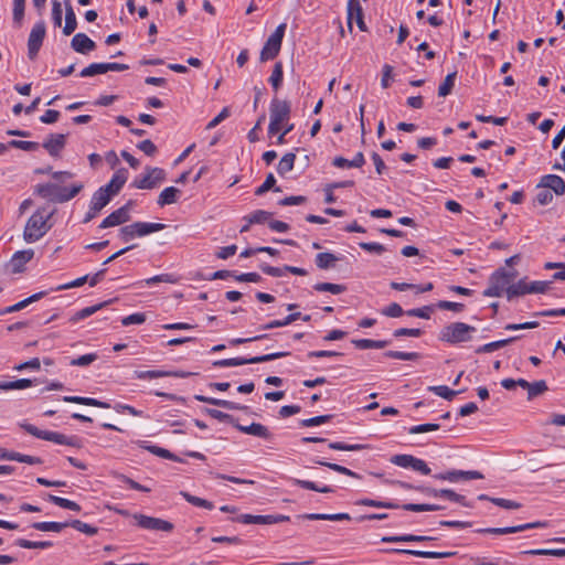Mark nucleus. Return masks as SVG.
I'll use <instances>...</instances> for the list:
<instances>
[{"mask_svg": "<svg viewBox=\"0 0 565 565\" xmlns=\"http://www.w3.org/2000/svg\"><path fill=\"white\" fill-rule=\"evenodd\" d=\"M47 499L50 502L54 503L55 505H57L60 508L75 511V512L81 511V505L78 503H76L75 501H72V500H68L65 498H61V497H57L54 494H49Z\"/></svg>", "mask_w": 565, "mask_h": 565, "instance_id": "obj_41", "label": "nucleus"}, {"mask_svg": "<svg viewBox=\"0 0 565 565\" xmlns=\"http://www.w3.org/2000/svg\"><path fill=\"white\" fill-rule=\"evenodd\" d=\"M439 498H446L452 502L459 503L463 507L470 508L471 504L466 500L465 495H461L459 493H456L451 489H440L439 490Z\"/></svg>", "mask_w": 565, "mask_h": 565, "instance_id": "obj_48", "label": "nucleus"}, {"mask_svg": "<svg viewBox=\"0 0 565 565\" xmlns=\"http://www.w3.org/2000/svg\"><path fill=\"white\" fill-rule=\"evenodd\" d=\"M46 295L45 291H40V292H36L12 306H9V307H6L3 308L2 310H0V316H4L7 313H12V312H17V311H20L22 309H24L25 307H28L29 305L40 300L41 298H43L44 296Z\"/></svg>", "mask_w": 565, "mask_h": 565, "instance_id": "obj_26", "label": "nucleus"}, {"mask_svg": "<svg viewBox=\"0 0 565 565\" xmlns=\"http://www.w3.org/2000/svg\"><path fill=\"white\" fill-rule=\"evenodd\" d=\"M77 28V20L74 9L68 0H65V25L63 28L64 35H71Z\"/></svg>", "mask_w": 565, "mask_h": 565, "instance_id": "obj_30", "label": "nucleus"}, {"mask_svg": "<svg viewBox=\"0 0 565 565\" xmlns=\"http://www.w3.org/2000/svg\"><path fill=\"white\" fill-rule=\"evenodd\" d=\"M290 518L284 514L253 515L241 514L236 521L243 524H276L289 521Z\"/></svg>", "mask_w": 565, "mask_h": 565, "instance_id": "obj_12", "label": "nucleus"}, {"mask_svg": "<svg viewBox=\"0 0 565 565\" xmlns=\"http://www.w3.org/2000/svg\"><path fill=\"white\" fill-rule=\"evenodd\" d=\"M473 565H512L508 559L501 557L488 558L481 556H471Z\"/></svg>", "mask_w": 565, "mask_h": 565, "instance_id": "obj_51", "label": "nucleus"}, {"mask_svg": "<svg viewBox=\"0 0 565 565\" xmlns=\"http://www.w3.org/2000/svg\"><path fill=\"white\" fill-rule=\"evenodd\" d=\"M107 73V63H93L83 68L79 73L82 77H90L98 74Z\"/></svg>", "mask_w": 565, "mask_h": 565, "instance_id": "obj_47", "label": "nucleus"}, {"mask_svg": "<svg viewBox=\"0 0 565 565\" xmlns=\"http://www.w3.org/2000/svg\"><path fill=\"white\" fill-rule=\"evenodd\" d=\"M537 188H546L559 196L565 193V181L557 174H546L541 178Z\"/></svg>", "mask_w": 565, "mask_h": 565, "instance_id": "obj_19", "label": "nucleus"}, {"mask_svg": "<svg viewBox=\"0 0 565 565\" xmlns=\"http://www.w3.org/2000/svg\"><path fill=\"white\" fill-rule=\"evenodd\" d=\"M134 519L139 527L146 530L171 532L174 529V525L169 521L141 513L134 514Z\"/></svg>", "mask_w": 565, "mask_h": 565, "instance_id": "obj_11", "label": "nucleus"}, {"mask_svg": "<svg viewBox=\"0 0 565 565\" xmlns=\"http://www.w3.org/2000/svg\"><path fill=\"white\" fill-rule=\"evenodd\" d=\"M290 353L287 351H281V352H275V353L264 354V355H259V356H254V358H249V359H246V358L223 359V360H217V361L213 362V365L217 366V367H230V366H239V365H245V364H257V363H264V362H269V361H273L276 359H280V358L287 356Z\"/></svg>", "mask_w": 565, "mask_h": 565, "instance_id": "obj_6", "label": "nucleus"}, {"mask_svg": "<svg viewBox=\"0 0 565 565\" xmlns=\"http://www.w3.org/2000/svg\"><path fill=\"white\" fill-rule=\"evenodd\" d=\"M428 391L435 393L437 396H440L447 401H451L457 394H459L461 392V391L450 390L446 385L429 386Z\"/></svg>", "mask_w": 565, "mask_h": 565, "instance_id": "obj_54", "label": "nucleus"}, {"mask_svg": "<svg viewBox=\"0 0 565 565\" xmlns=\"http://www.w3.org/2000/svg\"><path fill=\"white\" fill-rule=\"evenodd\" d=\"M523 554L527 555H550L563 557L565 556V548H537V550H529L523 552Z\"/></svg>", "mask_w": 565, "mask_h": 565, "instance_id": "obj_61", "label": "nucleus"}, {"mask_svg": "<svg viewBox=\"0 0 565 565\" xmlns=\"http://www.w3.org/2000/svg\"><path fill=\"white\" fill-rule=\"evenodd\" d=\"M286 26V23L279 24L273 32V34L267 39L265 45L260 51V62L274 60L279 54Z\"/></svg>", "mask_w": 565, "mask_h": 565, "instance_id": "obj_7", "label": "nucleus"}, {"mask_svg": "<svg viewBox=\"0 0 565 565\" xmlns=\"http://www.w3.org/2000/svg\"><path fill=\"white\" fill-rule=\"evenodd\" d=\"M25 0H13V23L20 28L24 18Z\"/></svg>", "mask_w": 565, "mask_h": 565, "instance_id": "obj_50", "label": "nucleus"}, {"mask_svg": "<svg viewBox=\"0 0 565 565\" xmlns=\"http://www.w3.org/2000/svg\"><path fill=\"white\" fill-rule=\"evenodd\" d=\"M456 76L457 72H452L445 77L444 82L438 87V95L440 97H446L451 93L455 86Z\"/></svg>", "mask_w": 565, "mask_h": 565, "instance_id": "obj_49", "label": "nucleus"}, {"mask_svg": "<svg viewBox=\"0 0 565 565\" xmlns=\"http://www.w3.org/2000/svg\"><path fill=\"white\" fill-rule=\"evenodd\" d=\"M544 268L550 269H558L556 273L552 275V282L554 280H565V263H553L547 262L544 264Z\"/></svg>", "mask_w": 565, "mask_h": 565, "instance_id": "obj_58", "label": "nucleus"}, {"mask_svg": "<svg viewBox=\"0 0 565 565\" xmlns=\"http://www.w3.org/2000/svg\"><path fill=\"white\" fill-rule=\"evenodd\" d=\"M20 426L28 434L43 440L52 441L58 445H66L74 448H82L83 446L82 439L77 436H66L57 431L42 430L39 429L36 426L28 423H22L20 424Z\"/></svg>", "mask_w": 565, "mask_h": 565, "instance_id": "obj_4", "label": "nucleus"}, {"mask_svg": "<svg viewBox=\"0 0 565 565\" xmlns=\"http://www.w3.org/2000/svg\"><path fill=\"white\" fill-rule=\"evenodd\" d=\"M132 224L138 237L162 231L166 227V224L162 223L135 222Z\"/></svg>", "mask_w": 565, "mask_h": 565, "instance_id": "obj_32", "label": "nucleus"}, {"mask_svg": "<svg viewBox=\"0 0 565 565\" xmlns=\"http://www.w3.org/2000/svg\"><path fill=\"white\" fill-rule=\"evenodd\" d=\"M359 505L373 507V508H385V509H396L398 505L394 502L386 501H377L373 499H361L356 502Z\"/></svg>", "mask_w": 565, "mask_h": 565, "instance_id": "obj_60", "label": "nucleus"}, {"mask_svg": "<svg viewBox=\"0 0 565 565\" xmlns=\"http://www.w3.org/2000/svg\"><path fill=\"white\" fill-rule=\"evenodd\" d=\"M313 289L321 292H331L333 295H339L345 291L347 287L344 285L332 282H317L313 286Z\"/></svg>", "mask_w": 565, "mask_h": 565, "instance_id": "obj_45", "label": "nucleus"}, {"mask_svg": "<svg viewBox=\"0 0 565 565\" xmlns=\"http://www.w3.org/2000/svg\"><path fill=\"white\" fill-rule=\"evenodd\" d=\"M132 205V201H128L125 205L111 212L103 222L99 224V228H108L124 224L129 221V211Z\"/></svg>", "mask_w": 565, "mask_h": 565, "instance_id": "obj_14", "label": "nucleus"}, {"mask_svg": "<svg viewBox=\"0 0 565 565\" xmlns=\"http://www.w3.org/2000/svg\"><path fill=\"white\" fill-rule=\"evenodd\" d=\"M316 265L320 269H328L331 267H334L335 263L338 262V257L329 252L319 253L316 256Z\"/></svg>", "mask_w": 565, "mask_h": 565, "instance_id": "obj_39", "label": "nucleus"}, {"mask_svg": "<svg viewBox=\"0 0 565 565\" xmlns=\"http://www.w3.org/2000/svg\"><path fill=\"white\" fill-rule=\"evenodd\" d=\"M181 495L191 504L195 505V507H199V508H204V509H207V510H212L214 508V504L211 502V501H207L205 499H202V498H199V497H195V495H192L190 494L189 492H185V491H182L181 492Z\"/></svg>", "mask_w": 565, "mask_h": 565, "instance_id": "obj_55", "label": "nucleus"}, {"mask_svg": "<svg viewBox=\"0 0 565 565\" xmlns=\"http://www.w3.org/2000/svg\"><path fill=\"white\" fill-rule=\"evenodd\" d=\"M31 526L43 532H61L63 529L67 527L68 524L67 522L44 521L34 522Z\"/></svg>", "mask_w": 565, "mask_h": 565, "instance_id": "obj_37", "label": "nucleus"}, {"mask_svg": "<svg viewBox=\"0 0 565 565\" xmlns=\"http://www.w3.org/2000/svg\"><path fill=\"white\" fill-rule=\"evenodd\" d=\"M63 401L66 403L81 404L86 406H94L99 408H109L110 404L106 402H102L99 399L93 397H82V396H64Z\"/></svg>", "mask_w": 565, "mask_h": 565, "instance_id": "obj_31", "label": "nucleus"}, {"mask_svg": "<svg viewBox=\"0 0 565 565\" xmlns=\"http://www.w3.org/2000/svg\"><path fill=\"white\" fill-rule=\"evenodd\" d=\"M402 508L406 511L412 512H428V511H439L444 509V507L438 504H429V503H406L403 504Z\"/></svg>", "mask_w": 565, "mask_h": 565, "instance_id": "obj_44", "label": "nucleus"}, {"mask_svg": "<svg viewBox=\"0 0 565 565\" xmlns=\"http://www.w3.org/2000/svg\"><path fill=\"white\" fill-rule=\"evenodd\" d=\"M135 377L139 380H152V379H160V377H167L168 373L167 371L161 370H151V371H135Z\"/></svg>", "mask_w": 565, "mask_h": 565, "instance_id": "obj_62", "label": "nucleus"}, {"mask_svg": "<svg viewBox=\"0 0 565 565\" xmlns=\"http://www.w3.org/2000/svg\"><path fill=\"white\" fill-rule=\"evenodd\" d=\"M82 189V183H75L67 188L57 183L47 182L35 185L34 194L53 203H64L75 198Z\"/></svg>", "mask_w": 565, "mask_h": 565, "instance_id": "obj_2", "label": "nucleus"}, {"mask_svg": "<svg viewBox=\"0 0 565 565\" xmlns=\"http://www.w3.org/2000/svg\"><path fill=\"white\" fill-rule=\"evenodd\" d=\"M275 184H276V179H275L273 173H269L266 177V179L263 182V184L255 190V194L260 196V195L265 194L267 191H269L271 189L275 192H280L281 191L280 188L275 186Z\"/></svg>", "mask_w": 565, "mask_h": 565, "instance_id": "obj_53", "label": "nucleus"}, {"mask_svg": "<svg viewBox=\"0 0 565 565\" xmlns=\"http://www.w3.org/2000/svg\"><path fill=\"white\" fill-rule=\"evenodd\" d=\"M545 526H546V522L536 521V522L524 523V524L514 525V526L479 529V530H477V532L503 535V534H513V533H519V532L530 530V529H537V527H545Z\"/></svg>", "mask_w": 565, "mask_h": 565, "instance_id": "obj_13", "label": "nucleus"}, {"mask_svg": "<svg viewBox=\"0 0 565 565\" xmlns=\"http://www.w3.org/2000/svg\"><path fill=\"white\" fill-rule=\"evenodd\" d=\"M521 339V335H514V337H511V338H508V339H503V340H498V341H493V342H490V343H487V344H483L479 348L476 349V353L477 354H481V353H491L495 350H499L501 348H504L507 345H509L510 343L516 341Z\"/></svg>", "mask_w": 565, "mask_h": 565, "instance_id": "obj_28", "label": "nucleus"}, {"mask_svg": "<svg viewBox=\"0 0 565 565\" xmlns=\"http://www.w3.org/2000/svg\"><path fill=\"white\" fill-rule=\"evenodd\" d=\"M127 178H128L127 170L124 168L119 169L114 173L110 181L103 188L107 189V191H109L111 194L116 195L121 190L124 184L126 183Z\"/></svg>", "mask_w": 565, "mask_h": 565, "instance_id": "obj_24", "label": "nucleus"}, {"mask_svg": "<svg viewBox=\"0 0 565 565\" xmlns=\"http://www.w3.org/2000/svg\"><path fill=\"white\" fill-rule=\"evenodd\" d=\"M386 358L390 359H397V360H404V361H415L419 359V353L417 352H402V351H386L384 353Z\"/></svg>", "mask_w": 565, "mask_h": 565, "instance_id": "obj_59", "label": "nucleus"}, {"mask_svg": "<svg viewBox=\"0 0 565 565\" xmlns=\"http://www.w3.org/2000/svg\"><path fill=\"white\" fill-rule=\"evenodd\" d=\"M111 194L107 189L100 186L92 196L90 204L94 205V210H103L111 200Z\"/></svg>", "mask_w": 565, "mask_h": 565, "instance_id": "obj_29", "label": "nucleus"}, {"mask_svg": "<svg viewBox=\"0 0 565 565\" xmlns=\"http://www.w3.org/2000/svg\"><path fill=\"white\" fill-rule=\"evenodd\" d=\"M14 544L22 548H49L52 546V543L49 541L35 542V541H29L25 539L15 540Z\"/></svg>", "mask_w": 565, "mask_h": 565, "instance_id": "obj_57", "label": "nucleus"}, {"mask_svg": "<svg viewBox=\"0 0 565 565\" xmlns=\"http://www.w3.org/2000/svg\"><path fill=\"white\" fill-rule=\"evenodd\" d=\"M67 524H68V526L73 527L82 533H85L86 535H89V536L96 535L98 532L97 527H95L90 524L84 523L79 520L67 521Z\"/></svg>", "mask_w": 565, "mask_h": 565, "instance_id": "obj_52", "label": "nucleus"}, {"mask_svg": "<svg viewBox=\"0 0 565 565\" xmlns=\"http://www.w3.org/2000/svg\"><path fill=\"white\" fill-rule=\"evenodd\" d=\"M477 329L465 322H452L444 327L439 333V340L450 344L468 342Z\"/></svg>", "mask_w": 565, "mask_h": 565, "instance_id": "obj_5", "label": "nucleus"}, {"mask_svg": "<svg viewBox=\"0 0 565 565\" xmlns=\"http://www.w3.org/2000/svg\"><path fill=\"white\" fill-rule=\"evenodd\" d=\"M317 465H320V466H323V467H327L338 473H341V475H344V476H348V477H352V478H356V479H360L361 476L352 470H350L349 468L344 467V466H341V465H338V463H333V462H329V461H326V460H316L315 461Z\"/></svg>", "mask_w": 565, "mask_h": 565, "instance_id": "obj_40", "label": "nucleus"}, {"mask_svg": "<svg viewBox=\"0 0 565 565\" xmlns=\"http://www.w3.org/2000/svg\"><path fill=\"white\" fill-rule=\"evenodd\" d=\"M71 47L81 54H87L95 50L96 43L85 33H77L71 41Z\"/></svg>", "mask_w": 565, "mask_h": 565, "instance_id": "obj_21", "label": "nucleus"}, {"mask_svg": "<svg viewBox=\"0 0 565 565\" xmlns=\"http://www.w3.org/2000/svg\"><path fill=\"white\" fill-rule=\"evenodd\" d=\"M234 427L238 429L241 433L253 435L256 437H260L264 439H268L271 437L270 431L268 428L259 423H252L250 425H241V424H234Z\"/></svg>", "mask_w": 565, "mask_h": 565, "instance_id": "obj_22", "label": "nucleus"}, {"mask_svg": "<svg viewBox=\"0 0 565 565\" xmlns=\"http://www.w3.org/2000/svg\"><path fill=\"white\" fill-rule=\"evenodd\" d=\"M181 191L174 186H168L161 191L158 198V205L164 206L173 204L178 201Z\"/></svg>", "mask_w": 565, "mask_h": 565, "instance_id": "obj_34", "label": "nucleus"}, {"mask_svg": "<svg viewBox=\"0 0 565 565\" xmlns=\"http://www.w3.org/2000/svg\"><path fill=\"white\" fill-rule=\"evenodd\" d=\"M166 178V172L161 168H146V173L140 175L134 180L131 186L136 189H153L157 184L163 181Z\"/></svg>", "mask_w": 565, "mask_h": 565, "instance_id": "obj_9", "label": "nucleus"}, {"mask_svg": "<svg viewBox=\"0 0 565 565\" xmlns=\"http://www.w3.org/2000/svg\"><path fill=\"white\" fill-rule=\"evenodd\" d=\"M282 79H284L282 63L276 62L274 65L271 75L268 79L275 92H277L280 88V86L282 84Z\"/></svg>", "mask_w": 565, "mask_h": 565, "instance_id": "obj_43", "label": "nucleus"}, {"mask_svg": "<svg viewBox=\"0 0 565 565\" xmlns=\"http://www.w3.org/2000/svg\"><path fill=\"white\" fill-rule=\"evenodd\" d=\"M352 343L356 349L366 350V349H383L387 347L391 342L388 340H371V339H354Z\"/></svg>", "mask_w": 565, "mask_h": 565, "instance_id": "obj_36", "label": "nucleus"}, {"mask_svg": "<svg viewBox=\"0 0 565 565\" xmlns=\"http://www.w3.org/2000/svg\"><path fill=\"white\" fill-rule=\"evenodd\" d=\"M270 120L284 125L290 118V104L287 100L273 98L269 107Z\"/></svg>", "mask_w": 565, "mask_h": 565, "instance_id": "obj_15", "label": "nucleus"}, {"mask_svg": "<svg viewBox=\"0 0 565 565\" xmlns=\"http://www.w3.org/2000/svg\"><path fill=\"white\" fill-rule=\"evenodd\" d=\"M297 519L311 520V521H344L351 520V515L349 513H306L297 515Z\"/></svg>", "mask_w": 565, "mask_h": 565, "instance_id": "obj_25", "label": "nucleus"}, {"mask_svg": "<svg viewBox=\"0 0 565 565\" xmlns=\"http://www.w3.org/2000/svg\"><path fill=\"white\" fill-rule=\"evenodd\" d=\"M33 256L34 250L31 248L15 252L9 262L11 271L14 274L22 273L24 270V265L29 263Z\"/></svg>", "mask_w": 565, "mask_h": 565, "instance_id": "obj_20", "label": "nucleus"}, {"mask_svg": "<svg viewBox=\"0 0 565 565\" xmlns=\"http://www.w3.org/2000/svg\"><path fill=\"white\" fill-rule=\"evenodd\" d=\"M391 552L409 554V555L423 557V558H445V557H452L457 554V552H430V551H416V550H405V548H393V550H391Z\"/></svg>", "mask_w": 565, "mask_h": 565, "instance_id": "obj_23", "label": "nucleus"}, {"mask_svg": "<svg viewBox=\"0 0 565 565\" xmlns=\"http://www.w3.org/2000/svg\"><path fill=\"white\" fill-rule=\"evenodd\" d=\"M355 20L361 31H366V25L363 20V9L359 0L348 1V26L352 31V21Z\"/></svg>", "mask_w": 565, "mask_h": 565, "instance_id": "obj_17", "label": "nucleus"}, {"mask_svg": "<svg viewBox=\"0 0 565 565\" xmlns=\"http://www.w3.org/2000/svg\"><path fill=\"white\" fill-rule=\"evenodd\" d=\"M431 540H434V537H431V536L414 535V534H404V535L382 537V542H385V543L426 542V541H431Z\"/></svg>", "mask_w": 565, "mask_h": 565, "instance_id": "obj_35", "label": "nucleus"}, {"mask_svg": "<svg viewBox=\"0 0 565 565\" xmlns=\"http://www.w3.org/2000/svg\"><path fill=\"white\" fill-rule=\"evenodd\" d=\"M143 448L160 458L169 459V460L177 461V462H184L183 459H181L180 457L172 454L171 451H169L166 448H161V447L154 446V445H146V446H143Z\"/></svg>", "mask_w": 565, "mask_h": 565, "instance_id": "obj_38", "label": "nucleus"}, {"mask_svg": "<svg viewBox=\"0 0 565 565\" xmlns=\"http://www.w3.org/2000/svg\"><path fill=\"white\" fill-rule=\"evenodd\" d=\"M295 160H296L295 153L288 152V153L284 154L277 166L278 174L285 175L287 172L291 171L294 169Z\"/></svg>", "mask_w": 565, "mask_h": 565, "instance_id": "obj_42", "label": "nucleus"}, {"mask_svg": "<svg viewBox=\"0 0 565 565\" xmlns=\"http://www.w3.org/2000/svg\"><path fill=\"white\" fill-rule=\"evenodd\" d=\"M55 210H49L46 206L39 207L28 220L23 238L26 243H34L42 238L52 227L49 223L50 218L54 215Z\"/></svg>", "mask_w": 565, "mask_h": 565, "instance_id": "obj_1", "label": "nucleus"}, {"mask_svg": "<svg viewBox=\"0 0 565 565\" xmlns=\"http://www.w3.org/2000/svg\"><path fill=\"white\" fill-rule=\"evenodd\" d=\"M290 482L306 490L317 491L321 493H332L334 490L329 486L320 487L318 483L309 480H302L297 478H290Z\"/></svg>", "mask_w": 565, "mask_h": 565, "instance_id": "obj_33", "label": "nucleus"}, {"mask_svg": "<svg viewBox=\"0 0 565 565\" xmlns=\"http://www.w3.org/2000/svg\"><path fill=\"white\" fill-rule=\"evenodd\" d=\"M46 28L43 20L36 22L32 28L28 39V55L30 60H34L42 46L45 38Z\"/></svg>", "mask_w": 565, "mask_h": 565, "instance_id": "obj_10", "label": "nucleus"}, {"mask_svg": "<svg viewBox=\"0 0 565 565\" xmlns=\"http://www.w3.org/2000/svg\"><path fill=\"white\" fill-rule=\"evenodd\" d=\"M273 216L271 212L264 211V210H256L253 213L248 214L244 217L249 224H263L270 220Z\"/></svg>", "mask_w": 565, "mask_h": 565, "instance_id": "obj_46", "label": "nucleus"}, {"mask_svg": "<svg viewBox=\"0 0 565 565\" xmlns=\"http://www.w3.org/2000/svg\"><path fill=\"white\" fill-rule=\"evenodd\" d=\"M8 146L24 151H35L39 149V143L34 141L11 140Z\"/></svg>", "mask_w": 565, "mask_h": 565, "instance_id": "obj_63", "label": "nucleus"}, {"mask_svg": "<svg viewBox=\"0 0 565 565\" xmlns=\"http://www.w3.org/2000/svg\"><path fill=\"white\" fill-rule=\"evenodd\" d=\"M435 479L438 480H447L450 482H457L459 480H475V479H482L483 476L481 472L471 470V471H463V470H449L443 473H437L434 476Z\"/></svg>", "mask_w": 565, "mask_h": 565, "instance_id": "obj_16", "label": "nucleus"}, {"mask_svg": "<svg viewBox=\"0 0 565 565\" xmlns=\"http://www.w3.org/2000/svg\"><path fill=\"white\" fill-rule=\"evenodd\" d=\"M434 311L433 306H424L422 308H415L406 311V315L409 317H417L422 319H429L430 315Z\"/></svg>", "mask_w": 565, "mask_h": 565, "instance_id": "obj_64", "label": "nucleus"}, {"mask_svg": "<svg viewBox=\"0 0 565 565\" xmlns=\"http://www.w3.org/2000/svg\"><path fill=\"white\" fill-rule=\"evenodd\" d=\"M552 281H532L520 279L509 289V300L526 294H544L551 288Z\"/></svg>", "mask_w": 565, "mask_h": 565, "instance_id": "obj_8", "label": "nucleus"}, {"mask_svg": "<svg viewBox=\"0 0 565 565\" xmlns=\"http://www.w3.org/2000/svg\"><path fill=\"white\" fill-rule=\"evenodd\" d=\"M516 277V271L504 268L497 269L489 278L488 287L483 290L484 297H501L504 292L509 299V289Z\"/></svg>", "mask_w": 565, "mask_h": 565, "instance_id": "obj_3", "label": "nucleus"}, {"mask_svg": "<svg viewBox=\"0 0 565 565\" xmlns=\"http://www.w3.org/2000/svg\"><path fill=\"white\" fill-rule=\"evenodd\" d=\"M547 390H548V387L544 380H540V381L530 383V386L527 390V398L532 399V398L545 393Z\"/></svg>", "mask_w": 565, "mask_h": 565, "instance_id": "obj_56", "label": "nucleus"}, {"mask_svg": "<svg viewBox=\"0 0 565 565\" xmlns=\"http://www.w3.org/2000/svg\"><path fill=\"white\" fill-rule=\"evenodd\" d=\"M194 398L199 402L211 404V405L218 406V407H223V408L230 409V411L245 408V407H243L234 402H231V401L207 397L204 395H195Z\"/></svg>", "mask_w": 565, "mask_h": 565, "instance_id": "obj_27", "label": "nucleus"}, {"mask_svg": "<svg viewBox=\"0 0 565 565\" xmlns=\"http://www.w3.org/2000/svg\"><path fill=\"white\" fill-rule=\"evenodd\" d=\"M66 145V135L64 134H51L42 147L50 153L52 157H58L61 151L64 149Z\"/></svg>", "mask_w": 565, "mask_h": 565, "instance_id": "obj_18", "label": "nucleus"}]
</instances>
